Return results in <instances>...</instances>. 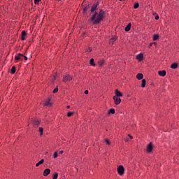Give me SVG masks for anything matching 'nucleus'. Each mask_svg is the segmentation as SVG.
<instances>
[{
	"label": "nucleus",
	"mask_w": 179,
	"mask_h": 179,
	"mask_svg": "<svg viewBox=\"0 0 179 179\" xmlns=\"http://www.w3.org/2000/svg\"><path fill=\"white\" fill-rule=\"evenodd\" d=\"M110 114H115V109L110 108L108 110V115H110Z\"/></svg>",
	"instance_id": "obj_20"
},
{
	"label": "nucleus",
	"mask_w": 179,
	"mask_h": 179,
	"mask_svg": "<svg viewBox=\"0 0 179 179\" xmlns=\"http://www.w3.org/2000/svg\"><path fill=\"white\" fill-rule=\"evenodd\" d=\"M53 80H57V76H53Z\"/></svg>",
	"instance_id": "obj_43"
},
{
	"label": "nucleus",
	"mask_w": 179,
	"mask_h": 179,
	"mask_svg": "<svg viewBox=\"0 0 179 179\" xmlns=\"http://www.w3.org/2000/svg\"><path fill=\"white\" fill-rule=\"evenodd\" d=\"M40 1H41V0H34L35 5H38L40 3Z\"/></svg>",
	"instance_id": "obj_32"
},
{
	"label": "nucleus",
	"mask_w": 179,
	"mask_h": 179,
	"mask_svg": "<svg viewBox=\"0 0 179 179\" xmlns=\"http://www.w3.org/2000/svg\"><path fill=\"white\" fill-rule=\"evenodd\" d=\"M73 79V77L69 74L64 76L62 79V82L66 83V82H71Z\"/></svg>",
	"instance_id": "obj_3"
},
{
	"label": "nucleus",
	"mask_w": 179,
	"mask_h": 179,
	"mask_svg": "<svg viewBox=\"0 0 179 179\" xmlns=\"http://www.w3.org/2000/svg\"><path fill=\"white\" fill-rule=\"evenodd\" d=\"M90 65H91V66H96V63H94V59H90Z\"/></svg>",
	"instance_id": "obj_21"
},
{
	"label": "nucleus",
	"mask_w": 179,
	"mask_h": 179,
	"mask_svg": "<svg viewBox=\"0 0 179 179\" xmlns=\"http://www.w3.org/2000/svg\"><path fill=\"white\" fill-rule=\"evenodd\" d=\"M24 61H27V59H28L27 57V56H24Z\"/></svg>",
	"instance_id": "obj_44"
},
{
	"label": "nucleus",
	"mask_w": 179,
	"mask_h": 179,
	"mask_svg": "<svg viewBox=\"0 0 179 179\" xmlns=\"http://www.w3.org/2000/svg\"><path fill=\"white\" fill-rule=\"evenodd\" d=\"M50 173H51V169H45L43 171V176L47 177V176H49Z\"/></svg>",
	"instance_id": "obj_10"
},
{
	"label": "nucleus",
	"mask_w": 179,
	"mask_h": 179,
	"mask_svg": "<svg viewBox=\"0 0 179 179\" xmlns=\"http://www.w3.org/2000/svg\"><path fill=\"white\" fill-rule=\"evenodd\" d=\"M20 59H21V58L19 55L15 57V61H20Z\"/></svg>",
	"instance_id": "obj_29"
},
{
	"label": "nucleus",
	"mask_w": 179,
	"mask_h": 179,
	"mask_svg": "<svg viewBox=\"0 0 179 179\" xmlns=\"http://www.w3.org/2000/svg\"><path fill=\"white\" fill-rule=\"evenodd\" d=\"M131 27H132V24L129 22L124 28L125 31H129L131 30Z\"/></svg>",
	"instance_id": "obj_12"
},
{
	"label": "nucleus",
	"mask_w": 179,
	"mask_h": 179,
	"mask_svg": "<svg viewBox=\"0 0 179 179\" xmlns=\"http://www.w3.org/2000/svg\"><path fill=\"white\" fill-rule=\"evenodd\" d=\"M115 94L116 97H122V93L118 90H115Z\"/></svg>",
	"instance_id": "obj_11"
},
{
	"label": "nucleus",
	"mask_w": 179,
	"mask_h": 179,
	"mask_svg": "<svg viewBox=\"0 0 179 179\" xmlns=\"http://www.w3.org/2000/svg\"><path fill=\"white\" fill-rule=\"evenodd\" d=\"M136 78L138 80H141V79H143V74L139 73L136 75Z\"/></svg>",
	"instance_id": "obj_19"
},
{
	"label": "nucleus",
	"mask_w": 179,
	"mask_h": 179,
	"mask_svg": "<svg viewBox=\"0 0 179 179\" xmlns=\"http://www.w3.org/2000/svg\"><path fill=\"white\" fill-rule=\"evenodd\" d=\"M158 75L159 76L164 77L166 76V75H167V72L166 71V70L159 71H158Z\"/></svg>",
	"instance_id": "obj_9"
},
{
	"label": "nucleus",
	"mask_w": 179,
	"mask_h": 179,
	"mask_svg": "<svg viewBox=\"0 0 179 179\" xmlns=\"http://www.w3.org/2000/svg\"><path fill=\"white\" fill-rule=\"evenodd\" d=\"M138 8H139V3H136L134 5V9H138Z\"/></svg>",
	"instance_id": "obj_28"
},
{
	"label": "nucleus",
	"mask_w": 179,
	"mask_h": 179,
	"mask_svg": "<svg viewBox=\"0 0 179 179\" xmlns=\"http://www.w3.org/2000/svg\"><path fill=\"white\" fill-rule=\"evenodd\" d=\"M128 136L130 138V139H134V136H131V134H128Z\"/></svg>",
	"instance_id": "obj_40"
},
{
	"label": "nucleus",
	"mask_w": 179,
	"mask_h": 179,
	"mask_svg": "<svg viewBox=\"0 0 179 179\" xmlns=\"http://www.w3.org/2000/svg\"><path fill=\"white\" fill-rule=\"evenodd\" d=\"M11 75H15L16 73V67L15 66H13L10 71Z\"/></svg>",
	"instance_id": "obj_18"
},
{
	"label": "nucleus",
	"mask_w": 179,
	"mask_h": 179,
	"mask_svg": "<svg viewBox=\"0 0 179 179\" xmlns=\"http://www.w3.org/2000/svg\"><path fill=\"white\" fill-rule=\"evenodd\" d=\"M153 45V43H150L148 45V48H150Z\"/></svg>",
	"instance_id": "obj_37"
},
{
	"label": "nucleus",
	"mask_w": 179,
	"mask_h": 179,
	"mask_svg": "<svg viewBox=\"0 0 179 179\" xmlns=\"http://www.w3.org/2000/svg\"><path fill=\"white\" fill-rule=\"evenodd\" d=\"M107 145H111V143L108 139L106 140Z\"/></svg>",
	"instance_id": "obj_34"
},
{
	"label": "nucleus",
	"mask_w": 179,
	"mask_h": 179,
	"mask_svg": "<svg viewBox=\"0 0 179 179\" xmlns=\"http://www.w3.org/2000/svg\"><path fill=\"white\" fill-rule=\"evenodd\" d=\"M84 93H85V94H89V90H85V91L84 92Z\"/></svg>",
	"instance_id": "obj_39"
},
{
	"label": "nucleus",
	"mask_w": 179,
	"mask_h": 179,
	"mask_svg": "<svg viewBox=\"0 0 179 179\" xmlns=\"http://www.w3.org/2000/svg\"><path fill=\"white\" fill-rule=\"evenodd\" d=\"M124 142H129V138H124Z\"/></svg>",
	"instance_id": "obj_36"
},
{
	"label": "nucleus",
	"mask_w": 179,
	"mask_h": 179,
	"mask_svg": "<svg viewBox=\"0 0 179 179\" xmlns=\"http://www.w3.org/2000/svg\"><path fill=\"white\" fill-rule=\"evenodd\" d=\"M40 136H43L44 132V129L43 127H39Z\"/></svg>",
	"instance_id": "obj_24"
},
{
	"label": "nucleus",
	"mask_w": 179,
	"mask_h": 179,
	"mask_svg": "<svg viewBox=\"0 0 179 179\" xmlns=\"http://www.w3.org/2000/svg\"><path fill=\"white\" fill-rule=\"evenodd\" d=\"M152 45H154L155 47H157V43L156 42H152Z\"/></svg>",
	"instance_id": "obj_38"
},
{
	"label": "nucleus",
	"mask_w": 179,
	"mask_h": 179,
	"mask_svg": "<svg viewBox=\"0 0 179 179\" xmlns=\"http://www.w3.org/2000/svg\"><path fill=\"white\" fill-rule=\"evenodd\" d=\"M87 52H92V48H88L87 50Z\"/></svg>",
	"instance_id": "obj_33"
},
{
	"label": "nucleus",
	"mask_w": 179,
	"mask_h": 179,
	"mask_svg": "<svg viewBox=\"0 0 179 179\" xmlns=\"http://www.w3.org/2000/svg\"><path fill=\"white\" fill-rule=\"evenodd\" d=\"M159 34H155L152 36L153 41H156L157 40H159Z\"/></svg>",
	"instance_id": "obj_17"
},
{
	"label": "nucleus",
	"mask_w": 179,
	"mask_h": 179,
	"mask_svg": "<svg viewBox=\"0 0 179 179\" xmlns=\"http://www.w3.org/2000/svg\"><path fill=\"white\" fill-rule=\"evenodd\" d=\"M40 124H41V120H37L34 119L32 121V125H33L34 128H38V126L40 125Z\"/></svg>",
	"instance_id": "obj_4"
},
{
	"label": "nucleus",
	"mask_w": 179,
	"mask_h": 179,
	"mask_svg": "<svg viewBox=\"0 0 179 179\" xmlns=\"http://www.w3.org/2000/svg\"><path fill=\"white\" fill-rule=\"evenodd\" d=\"M66 108H71V106H67Z\"/></svg>",
	"instance_id": "obj_45"
},
{
	"label": "nucleus",
	"mask_w": 179,
	"mask_h": 179,
	"mask_svg": "<svg viewBox=\"0 0 179 179\" xmlns=\"http://www.w3.org/2000/svg\"><path fill=\"white\" fill-rule=\"evenodd\" d=\"M57 1H62V0H57Z\"/></svg>",
	"instance_id": "obj_46"
},
{
	"label": "nucleus",
	"mask_w": 179,
	"mask_h": 179,
	"mask_svg": "<svg viewBox=\"0 0 179 179\" xmlns=\"http://www.w3.org/2000/svg\"><path fill=\"white\" fill-rule=\"evenodd\" d=\"M117 174H119V176H124V174H125V168H124V166L120 165L117 167Z\"/></svg>",
	"instance_id": "obj_2"
},
{
	"label": "nucleus",
	"mask_w": 179,
	"mask_h": 179,
	"mask_svg": "<svg viewBox=\"0 0 179 179\" xmlns=\"http://www.w3.org/2000/svg\"><path fill=\"white\" fill-rule=\"evenodd\" d=\"M141 87H146V80L145 79H143L141 80Z\"/></svg>",
	"instance_id": "obj_22"
},
{
	"label": "nucleus",
	"mask_w": 179,
	"mask_h": 179,
	"mask_svg": "<svg viewBox=\"0 0 179 179\" xmlns=\"http://www.w3.org/2000/svg\"><path fill=\"white\" fill-rule=\"evenodd\" d=\"M159 15L155 16V20H159Z\"/></svg>",
	"instance_id": "obj_35"
},
{
	"label": "nucleus",
	"mask_w": 179,
	"mask_h": 179,
	"mask_svg": "<svg viewBox=\"0 0 179 179\" xmlns=\"http://www.w3.org/2000/svg\"><path fill=\"white\" fill-rule=\"evenodd\" d=\"M152 150H153V144L152 143V142H150L147 145L146 151L148 153H151Z\"/></svg>",
	"instance_id": "obj_5"
},
{
	"label": "nucleus",
	"mask_w": 179,
	"mask_h": 179,
	"mask_svg": "<svg viewBox=\"0 0 179 179\" xmlns=\"http://www.w3.org/2000/svg\"><path fill=\"white\" fill-rule=\"evenodd\" d=\"M119 1H125V0H119Z\"/></svg>",
	"instance_id": "obj_47"
},
{
	"label": "nucleus",
	"mask_w": 179,
	"mask_h": 179,
	"mask_svg": "<svg viewBox=\"0 0 179 179\" xmlns=\"http://www.w3.org/2000/svg\"><path fill=\"white\" fill-rule=\"evenodd\" d=\"M104 62H106V60H104V59L98 62V65H99V68H101L104 65Z\"/></svg>",
	"instance_id": "obj_14"
},
{
	"label": "nucleus",
	"mask_w": 179,
	"mask_h": 179,
	"mask_svg": "<svg viewBox=\"0 0 179 179\" xmlns=\"http://www.w3.org/2000/svg\"><path fill=\"white\" fill-rule=\"evenodd\" d=\"M88 9H89V4H86L83 8V15H85V13L87 12Z\"/></svg>",
	"instance_id": "obj_16"
},
{
	"label": "nucleus",
	"mask_w": 179,
	"mask_h": 179,
	"mask_svg": "<svg viewBox=\"0 0 179 179\" xmlns=\"http://www.w3.org/2000/svg\"><path fill=\"white\" fill-rule=\"evenodd\" d=\"M18 55H19L20 57H24V55H23V54H22V53H18Z\"/></svg>",
	"instance_id": "obj_42"
},
{
	"label": "nucleus",
	"mask_w": 179,
	"mask_h": 179,
	"mask_svg": "<svg viewBox=\"0 0 179 179\" xmlns=\"http://www.w3.org/2000/svg\"><path fill=\"white\" fill-rule=\"evenodd\" d=\"M136 59H138V62H142L143 61V53H140L136 56Z\"/></svg>",
	"instance_id": "obj_8"
},
{
	"label": "nucleus",
	"mask_w": 179,
	"mask_h": 179,
	"mask_svg": "<svg viewBox=\"0 0 179 179\" xmlns=\"http://www.w3.org/2000/svg\"><path fill=\"white\" fill-rule=\"evenodd\" d=\"M117 40V37H113L110 39V43H112V44H114V42Z\"/></svg>",
	"instance_id": "obj_27"
},
{
	"label": "nucleus",
	"mask_w": 179,
	"mask_h": 179,
	"mask_svg": "<svg viewBox=\"0 0 179 179\" xmlns=\"http://www.w3.org/2000/svg\"><path fill=\"white\" fill-rule=\"evenodd\" d=\"M52 93L55 94V93H58V87H57L56 88H55L52 91Z\"/></svg>",
	"instance_id": "obj_31"
},
{
	"label": "nucleus",
	"mask_w": 179,
	"mask_h": 179,
	"mask_svg": "<svg viewBox=\"0 0 179 179\" xmlns=\"http://www.w3.org/2000/svg\"><path fill=\"white\" fill-rule=\"evenodd\" d=\"M64 154V150H61L59 152V155H63Z\"/></svg>",
	"instance_id": "obj_41"
},
{
	"label": "nucleus",
	"mask_w": 179,
	"mask_h": 179,
	"mask_svg": "<svg viewBox=\"0 0 179 179\" xmlns=\"http://www.w3.org/2000/svg\"><path fill=\"white\" fill-rule=\"evenodd\" d=\"M73 114H75V112H68L67 113V117H72V115H73Z\"/></svg>",
	"instance_id": "obj_26"
},
{
	"label": "nucleus",
	"mask_w": 179,
	"mask_h": 179,
	"mask_svg": "<svg viewBox=\"0 0 179 179\" xmlns=\"http://www.w3.org/2000/svg\"><path fill=\"white\" fill-rule=\"evenodd\" d=\"M171 69H177V68H178V63H173L171 65Z\"/></svg>",
	"instance_id": "obj_15"
},
{
	"label": "nucleus",
	"mask_w": 179,
	"mask_h": 179,
	"mask_svg": "<svg viewBox=\"0 0 179 179\" xmlns=\"http://www.w3.org/2000/svg\"><path fill=\"white\" fill-rule=\"evenodd\" d=\"M44 104L46 107H52V103H51V99H49L48 101H45Z\"/></svg>",
	"instance_id": "obj_13"
},
{
	"label": "nucleus",
	"mask_w": 179,
	"mask_h": 179,
	"mask_svg": "<svg viewBox=\"0 0 179 179\" xmlns=\"http://www.w3.org/2000/svg\"><path fill=\"white\" fill-rule=\"evenodd\" d=\"M44 164V159H42L41 161H39L38 163L36 164V167H38L41 166V164Z\"/></svg>",
	"instance_id": "obj_23"
},
{
	"label": "nucleus",
	"mask_w": 179,
	"mask_h": 179,
	"mask_svg": "<svg viewBox=\"0 0 179 179\" xmlns=\"http://www.w3.org/2000/svg\"><path fill=\"white\" fill-rule=\"evenodd\" d=\"M99 5H100V2L97 1L92 6L90 9V13L94 14L90 18V22L94 25L100 24L104 20V17H106V11L103 9H100L99 13L96 11L99 9Z\"/></svg>",
	"instance_id": "obj_1"
},
{
	"label": "nucleus",
	"mask_w": 179,
	"mask_h": 179,
	"mask_svg": "<svg viewBox=\"0 0 179 179\" xmlns=\"http://www.w3.org/2000/svg\"><path fill=\"white\" fill-rule=\"evenodd\" d=\"M52 179H58V173L55 172L52 175Z\"/></svg>",
	"instance_id": "obj_25"
},
{
	"label": "nucleus",
	"mask_w": 179,
	"mask_h": 179,
	"mask_svg": "<svg viewBox=\"0 0 179 179\" xmlns=\"http://www.w3.org/2000/svg\"><path fill=\"white\" fill-rule=\"evenodd\" d=\"M27 36V33L26 32V31H22L21 33V40L22 41H24V40H26V37Z\"/></svg>",
	"instance_id": "obj_7"
},
{
	"label": "nucleus",
	"mask_w": 179,
	"mask_h": 179,
	"mask_svg": "<svg viewBox=\"0 0 179 179\" xmlns=\"http://www.w3.org/2000/svg\"><path fill=\"white\" fill-rule=\"evenodd\" d=\"M53 157L54 159H57V157H58V152H55L53 154Z\"/></svg>",
	"instance_id": "obj_30"
},
{
	"label": "nucleus",
	"mask_w": 179,
	"mask_h": 179,
	"mask_svg": "<svg viewBox=\"0 0 179 179\" xmlns=\"http://www.w3.org/2000/svg\"><path fill=\"white\" fill-rule=\"evenodd\" d=\"M113 100H114V103L115 104H116V106H118V104L121 103V98H120L119 96H113Z\"/></svg>",
	"instance_id": "obj_6"
}]
</instances>
